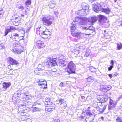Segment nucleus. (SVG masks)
I'll list each match as a JSON object with an SVG mask.
<instances>
[{
    "mask_svg": "<svg viewBox=\"0 0 122 122\" xmlns=\"http://www.w3.org/2000/svg\"><path fill=\"white\" fill-rule=\"evenodd\" d=\"M45 103L46 104H47L48 105H51L52 104V102L51 101H50L49 102H46Z\"/></svg>",
    "mask_w": 122,
    "mask_h": 122,
    "instance_id": "nucleus-55",
    "label": "nucleus"
},
{
    "mask_svg": "<svg viewBox=\"0 0 122 122\" xmlns=\"http://www.w3.org/2000/svg\"><path fill=\"white\" fill-rule=\"evenodd\" d=\"M51 71L53 72H55L56 71V70L55 68H54L53 69L51 70Z\"/></svg>",
    "mask_w": 122,
    "mask_h": 122,
    "instance_id": "nucleus-58",
    "label": "nucleus"
},
{
    "mask_svg": "<svg viewBox=\"0 0 122 122\" xmlns=\"http://www.w3.org/2000/svg\"><path fill=\"white\" fill-rule=\"evenodd\" d=\"M52 122H60V120L58 119H54Z\"/></svg>",
    "mask_w": 122,
    "mask_h": 122,
    "instance_id": "nucleus-50",
    "label": "nucleus"
},
{
    "mask_svg": "<svg viewBox=\"0 0 122 122\" xmlns=\"http://www.w3.org/2000/svg\"><path fill=\"white\" fill-rule=\"evenodd\" d=\"M103 88L104 89L106 90L107 91L109 90L111 88V87L110 85H103Z\"/></svg>",
    "mask_w": 122,
    "mask_h": 122,
    "instance_id": "nucleus-25",
    "label": "nucleus"
},
{
    "mask_svg": "<svg viewBox=\"0 0 122 122\" xmlns=\"http://www.w3.org/2000/svg\"><path fill=\"white\" fill-rule=\"evenodd\" d=\"M92 69L93 70L91 71L92 72H95L96 71V69L95 68H94L93 67H92Z\"/></svg>",
    "mask_w": 122,
    "mask_h": 122,
    "instance_id": "nucleus-56",
    "label": "nucleus"
},
{
    "mask_svg": "<svg viewBox=\"0 0 122 122\" xmlns=\"http://www.w3.org/2000/svg\"><path fill=\"white\" fill-rule=\"evenodd\" d=\"M5 48L4 44L3 43H1L0 44V49H4Z\"/></svg>",
    "mask_w": 122,
    "mask_h": 122,
    "instance_id": "nucleus-42",
    "label": "nucleus"
},
{
    "mask_svg": "<svg viewBox=\"0 0 122 122\" xmlns=\"http://www.w3.org/2000/svg\"><path fill=\"white\" fill-rule=\"evenodd\" d=\"M19 9H23V7L22 6H20L19 8Z\"/></svg>",
    "mask_w": 122,
    "mask_h": 122,
    "instance_id": "nucleus-62",
    "label": "nucleus"
},
{
    "mask_svg": "<svg viewBox=\"0 0 122 122\" xmlns=\"http://www.w3.org/2000/svg\"><path fill=\"white\" fill-rule=\"evenodd\" d=\"M41 109L39 107H36L35 106L32 107V112L39 111Z\"/></svg>",
    "mask_w": 122,
    "mask_h": 122,
    "instance_id": "nucleus-22",
    "label": "nucleus"
},
{
    "mask_svg": "<svg viewBox=\"0 0 122 122\" xmlns=\"http://www.w3.org/2000/svg\"><path fill=\"white\" fill-rule=\"evenodd\" d=\"M36 43L37 47L39 49H41L45 47V45L43 42L41 41H38L36 42Z\"/></svg>",
    "mask_w": 122,
    "mask_h": 122,
    "instance_id": "nucleus-13",
    "label": "nucleus"
},
{
    "mask_svg": "<svg viewBox=\"0 0 122 122\" xmlns=\"http://www.w3.org/2000/svg\"><path fill=\"white\" fill-rule=\"evenodd\" d=\"M10 36L12 40L17 41H19L21 39V37L17 33H13L10 35Z\"/></svg>",
    "mask_w": 122,
    "mask_h": 122,
    "instance_id": "nucleus-6",
    "label": "nucleus"
},
{
    "mask_svg": "<svg viewBox=\"0 0 122 122\" xmlns=\"http://www.w3.org/2000/svg\"><path fill=\"white\" fill-rule=\"evenodd\" d=\"M85 117L84 116H81L80 117V118H81L82 119H84L85 118Z\"/></svg>",
    "mask_w": 122,
    "mask_h": 122,
    "instance_id": "nucleus-63",
    "label": "nucleus"
},
{
    "mask_svg": "<svg viewBox=\"0 0 122 122\" xmlns=\"http://www.w3.org/2000/svg\"><path fill=\"white\" fill-rule=\"evenodd\" d=\"M89 1H90L91 2H92L96 1V0H89Z\"/></svg>",
    "mask_w": 122,
    "mask_h": 122,
    "instance_id": "nucleus-64",
    "label": "nucleus"
},
{
    "mask_svg": "<svg viewBox=\"0 0 122 122\" xmlns=\"http://www.w3.org/2000/svg\"><path fill=\"white\" fill-rule=\"evenodd\" d=\"M101 98L100 97V96H98L97 97V99L100 102H96V104L97 103V105H98V104L101 103H100V100Z\"/></svg>",
    "mask_w": 122,
    "mask_h": 122,
    "instance_id": "nucleus-39",
    "label": "nucleus"
},
{
    "mask_svg": "<svg viewBox=\"0 0 122 122\" xmlns=\"http://www.w3.org/2000/svg\"><path fill=\"white\" fill-rule=\"evenodd\" d=\"M31 3V1L30 0H29L26 2H25V4L26 5H30V4Z\"/></svg>",
    "mask_w": 122,
    "mask_h": 122,
    "instance_id": "nucleus-48",
    "label": "nucleus"
},
{
    "mask_svg": "<svg viewBox=\"0 0 122 122\" xmlns=\"http://www.w3.org/2000/svg\"><path fill=\"white\" fill-rule=\"evenodd\" d=\"M72 24L73 25L71 27V32H74V31L76 30L77 27L76 23H75V22H72Z\"/></svg>",
    "mask_w": 122,
    "mask_h": 122,
    "instance_id": "nucleus-18",
    "label": "nucleus"
},
{
    "mask_svg": "<svg viewBox=\"0 0 122 122\" xmlns=\"http://www.w3.org/2000/svg\"><path fill=\"white\" fill-rule=\"evenodd\" d=\"M12 51L15 53H17V54L18 50L16 49L15 48L13 49Z\"/></svg>",
    "mask_w": 122,
    "mask_h": 122,
    "instance_id": "nucleus-46",
    "label": "nucleus"
},
{
    "mask_svg": "<svg viewBox=\"0 0 122 122\" xmlns=\"http://www.w3.org/2000/svg\"><path fill=\"white\" fill-rule=\"evenodd\" d=\"M66 64V62L64 60H62L61 61H60V65L62 67L65 66Z\"/></svg>",
    "mask_w": 122,
    "mask_h": 122,
    "instance_id": "nucleus-26",
    "label": "nucleus"
},
{
    "mask_svg": "<svg viewBox=\"0 0 122 122\" xmlns=\"http://www.w3.org/2000/svg\"><path fill=\"white\" fill-rule=\"evenodd\" d=\"M5 32L4 33V36H6L8 34V33L10 32V30L9 28L7 29L5 28Z\"/></svg>",
    "mask_w": 122,
    "mask_h": 122,
    "instance_id": "nucleus-34",
    "label": "nucleus"
},
{
    "mask_svg": "<svg viewBox=\"0 0 122 122\" xmlns=\"http://www.w3.org/2000/svg\"><path fill=\"white\" fill-rule=\"evenodd\" d=\"M45 100L46 102H47L50 101H51L49 97L46 98L45 99Z\"/></svg>",
    "mask_w": 122,
    "mask_h": 122,
    "instance_id": "nucleus-45",
    "label": "nucleus"
},
{
    "mask_svg": "<svg viewBox=\"0 0 122 122\" xmlns=\"http://www.w3.org/2000/svg\"><path fill=\"white\" fill-rule=\"evenodd\" d=\"M97 20V18L95 17H91L89 18L85 17H82L81 24L92 25L93 23L95 22Z\"/></svg>",
    "mask_w": 122,
    "mask_h": 122,
    "instance_id": "nucleus-1",
    "label": "nucleus"
},
{
    "mask_svg": "<svg viewBox=\"0 0 122 122\" xmlns=\"http://www.w3.org/2000/svg\"><path fill=\"white\" fill-rule=\"evenodd\" d=\"M49 60H48V66L49 67H51L52 66H54L57 65V63L56 62V58H51L50 59H49Z\"/></svg>",
    "mask_w": 122,
    "mask_h": 122,
    "instance_id": "nucleus-7",
    "label": "nucleus"
},
{
    "mask_svg": "<svg viewBox=\"0 0 122 122\" xmlns=\"http://www.w3.org/2000/svg\"><path fill=\"white\" fill-rule=\"evenodd\" d=\"M14 20H15L14 19H11V21L13 22V24L15 26L18 25L20 23V21L19 20H17V21H14Z\"/></svg>",
    "mask_w": 122,
    "mask_h": 122,
    "instance_id": "nucleus-24",
    "label": "nucleus"
},
{
    "mask_svg": "<svg viewBox=\"0 0 122 122\" xmlns=\"http://www.w3.org/2000/svg\"><path fill=\"white\" fill-rule=\"evenodd\" d=\"M25 97V98H26V100H27H27H28V99H29V97L27 96H26V97Z\"/></svg>",
    "mask_w": 122,
    "mask_h": 122,
    "instance_id": "nucleus-61",
    "label": "nucleus"
},
{
    "mask_svg": "<svg viewBox=\"0 0 122 122\" xmlns=\"http://www.w3.org/2000/svg\"><path fill=\"white\" fill-rule=\"evenodd\" d=\"M67 106V105L66 103H64L62 104L61 105V107L63 109H65Z\"/></svg>",
    "mask_w": 122,
    "mask_h": 122,
    "instance_id": "nucleus-36",
    "label": "nucleus"
},
{
    "mask_svg": "<svg viewBox=\"0 0 122 122\" xmlns=\"http://www.w3.org/2000/svg\"><path fill=\"white\" fill-rule=\"evenodd\" d=\"M10 30V32H12L13 30H15V28L14 27L12 26H10L9 28Z\"/></svg>",
    "mask_w": 122,
    "mask_h": 122,
    "instance_id": "nucleus-43",
    "label": "nucleus"
},
{
    "mask_svg": "<svg viewBox=\"0 0 122 122\" xmlns=\"http://www.w3.org/2000/svg\"><path fill=\"white\" fill-rule=\"evenodd\" d=\"M4 12L3 9H0V18L1 17V15H3Z\"/></svg>",
    "mask_w": 122,
    "mask_h": 122,
    "instance_id": "nucleus-40",
    "label": "nucleus"
},
{
    "mask_svg": "<svg viewBox=\"0 0 122 122\" xmlns=\"http://www.w3.org/2000/svg\"><path fill=\"white\" fill-rule=\"evenodd\" d=\"M89 77H91L90 78L91 79V80H93L94 79V77L93 76H90Z\"/></svg>",
    "mask_w": 122,
    "mask_h": 122,
    "instance_id": "nucleus-60",
    "label": "nucleus"
},
{
    "mask_svg": "<svg viewBox=\"0 0 122 122\" xmlns=\"http://www.w3.org/2000/svg\"><path fill=\"white\" fill-rule=\"evenodd\" d=\"M71 33L73 37L77 38V39H76V40L80 39L81 37V33L75 32H71Z\"/></svg>",
    "mask_w": 122,
    "mask_h": 122,
    "instance_id": "nucleus-14",
    "label": "nucleus"
},
{
    "mask_svg": "<svg viewBox=\"0 0 122 122\" xmlns=\"http://www.w3.org/2000/svg\"><path fill=\"white\" fill-rule=\"evenodd\" d=\"M12 17L13 19H14L15 20H14V21H17V20H19V18L18 17V16L16 15V14H15L14 15H13Z\"/></svg>",
    "mask_w": 122,
    "mask_h": 122,
    "instance_id": "nucleus-28",
    "label": "nucleus"
},
{
    "mask_svg": "<svg viewBox=\"0 0 122 122\" xmlns=\"http://www.w3.org/2000/svg\"><path fill=\"white\" fill-rule=\"evenodd\" d=\"M58 14L59 13H58V12L57 11H56L54 12V14L56 16H57Z\"/></svg>",
    "mask_w": 122,
    "mask_h": 122,
    "instance_id": "nucleus-54",
    "label": "nucleus"
},
{
    "mask_svg": "<svg viewBox=\"0 0 122 122\" xmlns=\"http://www.w3.org/2000/svg\"><path fill=\"white\" fill-rule=\"evenodd\" d=\"M23 51L21 50H18L17 54H19L23 52Z\"/></svg>",
    "mask_w": 122,
    "mask_h": 122,
    "instance_id": "nucleus-51",
    "label": "nucleus"
},
{
    "mask_svg": "<svg viewBox=\"0 0 122 122\" xmlns=\"http://www.w3.org/2000/svg\"><path fill=\"white\" fill-rule=\"evenodd\" d=\"M20 43L19 42H17L14 43L13 44V46L14 47H19L20 46Z\"/></svg>",
    "mask_w": 122,
    "mask_h": 122,
    "instance_id": "nucleus-33",
    "label": "nucleus"
},
{
    "mask_svg": "<svg viewBox=\"0 0 122 122\" xmlns=\"http://www.w3.org/2000/svg\"><path fill=\"white\" fill-rule=\"evenodd\" d=\"M108 99V98L107 97H106L105 98L104 97V98H102L100 100V102L101 103H103L104 102L106 101Z\"/></svg>",
    "mask_w": 122,
    "mask_h": 122,
    "instance_id": "nucleus-30",
    "label": "nucleus"
},
{
    "mask_svg": "<svg viewBox=\"0 0 122 122\" xmlns=\"http://www.w3.org/2000/svg\"><path fill=\"white\" fill-rule=\"evenodd\" d=\"M82 17H76L74 18V20L75 21L74 22H75V23H76V22H77V23H79L81 24L82 22Z\"/></svg>",
    "mask_w": 122,
    "mask_h": 122,
    "instance_id": "nucleus-17",
    "label": "nucleus"
},
{
    "mask_svg": "<svg viewBox=\"0 0 122 122\" xmlns=\"http://www.w3.org/2000/svg\"><path fill=\"white\" fill-rule=\"evenodd\" d=\"M7 60L12 65H17L18 64V61H17L12 58L11 57H8Z\"/></svg>",
    "mask_w": 122,
    "mask_h": 122,
    "instance_id": "nucleus-12",
    "label": "nucleus"
},
{
    "mask_svg": "<svg viewBox=\"0 0 122 122\" xmlns=\"http://www.w3.org/2000/svg\"><path fill=\"white\" fill-rule=\"evenodd\" d=\"M44 66L42 64H39L37 67V68L34 71V72L36 74L40 73L38 74L39 75L42 74V73H44L45 71Z\"/></svg>",
    "mask_w": 122,
    "mask_h": 122,
    "instance_id": "nucleus-5",
    "label": "nucleus"
},
{
    "mask_svg": "<svg viewBox=\"0 0 122 122\" xmlns=\"http://www.w3.org/2000/svg\"><path fill=\"white\" fill-rule=\"evenodd\" d=\"M59 85L61 87H63L65 86V84L63 82H62L60 83Z\"/></svg>",
    "mask_w": 122,
    "mask_h": 122,
    "instance_id": "nucleus-47",
    "label": "nucleus"
},
{
    "mask_svg": "<svg viewBox=\"0 0 122 122\" xmlns=\"http://www.w3.org/2000/svg\"><path fill=\"white\" fill-rule=\"evenodd\" d=\"M40 105V103H38L37 102H34L33 104L32 107L35 106L36 107H38V106H39Z\"/></svg>",
    "mask_w": 122,
    "mask_h": 122,
    "instance_id": "nucleus-37",
    "label": "nucleus"
},
{
    "mask_svg": "<svg viewBox=\"0 0 122 122\" xmlns=\"http://www.w3.org/2000/svg\"><path fill=\"white\" fill-rule=\"evenodd\" d=\"M85 47L84 46H81L79 47V49L81 51H83L84 50Z\"/></svg>",
    "mask_w": 122,
    "mask_h": 122,
    "instance_id": "nucleus-44",
    "label": "nucleus"
},
{
    "mask_svg": "<svg viewBox=\"0 0 122 122\" xmlns=\"http://www.w3.org/2000/svg\"><path fill=\"white\" fill-rule=\"evenodd\" d=\"M42 20L44 25L47 26H49L52 23L53 18L51 16H47L43 17Z\"/></svg>",
    "mask_w": 122,
    "mask_h": 122,
    "instance_id": "nucleus-3",
    "label": "nucleus"
},
{
    "mask_svg": "<svg viewBox=\"0 0 122 122\" xmlns=\"http://www.w3.org/2000/svg\"><path fill=\"white\" fill-rule=\"evenodd\" d=\"M10 85L11 84L10 83L4 82L3 84V86L4 88L6 89L10 86Z\"/></svg>",
    "mask_w": 122,
    "mask_h": 122,
    "instance_id": "nucleus-21",
    "label": "nucleus"
},
{
    "mask_svg": "<svg viewBox=\"0 0 122 122\" xmlns=\"http://www.w3.org/2000/svg\"><path fill=\"white\" fill-rule=\"evenodd\" d=\"M55 4L54 3H50L49 5V7L51 9H53L55 6Z\"/></svg>",
    "mask_w": 122,
    "mask_h": 122,
    "instance_id": "nucleus-29",
    "label": "nucleus"
},
{
    "mask_svg": "<svg viewBox=\"0 0 122 122\" xmlns=\"http://www.w3.org/2000/svg\"><path fill=\"white\" fill-rule=\"evenodd\" d=\"M65 100L64 99H61L59 100V104H60L61 105L64 103H65Z\"/></svg>",
    "mask_w": 122,
    "mask_h": 122,
    "instance_id": "nucleus-38",
    "label": "nucleus"
},
{
    "mask_svg": "<svg viewBox=\"0 0 122 122\" xmlns=\"http://www.w3.org/2000/svg\"><path fill=\"white\" fill-rule=\"evenodd\" d=\"M90 118H86L85 119V120L86 122H92V120L90 121Z\"/></svg>",
    "mask_w": 122,
    "mask_h": 122,
    "instance_id": "nucleus-49",
    "label": "nucleus"
},
{
    "mask_svg": "<svg viewBox=\"0 0 122 122\" xmlns=\"http://www.w3.org/2000/svg\"><path fill=\"white\" fill-rule=\"evenodd\" d=\"M93 10L96 12L101 11L102 8H101V5L99 3H96L94 4L93 6Z\"/></svg>",
    "mask_w": 122,
    "mask_h": 122,
    "instance_id": "nucleus-8",
    "label": "nucleus"
},
{
    "mask_svg": "<svg viewBox=\"0 0 122 122\" xmlns=\"http://www.w3.org/2000/svg\"><path fill=\"white\" fill-rule=\"evenodd\" d=\"M91 78V77H89L87 79V81H88L90 82L92 81V80H91L90 78Z\"/></svg>",
    "mask_w": 122,
    "mask_h": 122,
    "instance_id": "nucleus-53",
    "label": "nucleus"
},
{
    "mask_svg": "<svg viewBox=\"0 0 122 122\" xmlns=\"http://www.w3.org/2000/svg\"><path fill=\"white\" fill-rule=\"evenodd\" d=\"M115 102L113 100L110 99V101L108 109L110 110L111 109H113L115 108Z\"/></svg>",
    "mask_w": 122,
    "mask_h": 122,
    "instance_id": "nucleus-11",
    "label": "nucleus"
},
{
    "mask_svg": "<svg viewBox=\"0 0 122 122\" xmlns=\"http://www.w3.org/2000/svg\"><path fill=\"white\" fill-rule=\"evenodd\" d=\"M43 83H38L39 85L40 86V87L41 88H47V85L46 81H44Z\"/></svg>",
    "mask_w": 122,
    "mask_h": 122,
    "instance_id": "nucleus-19",
    "label": "nucleus"
},
{
    "mask_svg": "<svg viewBox=\"0 0 122 122\" xmlns=\"http://www.w3.org/2000/svg\"><path fill=\"white\" fill-rule=\"evenodd\" d=\"M83 29L86 30L89 33L88 35L91 34L94 31V28L92 26H90L89 27H85L82 28Z\"/></svg>",
    "mask_w": 122,
    "mask_h": 122,
    "instance_id": "nucleus-10",
    "label": "nucleus"
},
{
    "mask_svg": "<svg viewBox=\"0 0 122 122\" xmlns=\"http://www.w3.org/2000/svg\"><path fill=\"white\" fill-rule=\"evenodd\" d=\"M117 122H122V116H120L117 118L116 119Z\"/></svg>",
    "mask_w": 122,
    "mask_h": 122,
    "instance_id": "nucleus-32",
    "label": "nucleus"
},
{
    "mask_svg": "<svg viewBox=\"0 0 122 122\" xmlns=\"http://www.w3.org/2000/svg\"><path fill=\"white\" fill-rule=\"evenodd\" d=\"M111 62L110 63L111 65L110 66V67L108 68V70L109 71H110L113 68L114 62L113 60H111Z\"/></svg>",
    "mask_w": 122,
    "mask_h": 122,
    "instance_id": "nucleus-27",
    "label": "nucleus"
},
{
    "mask_svg": "<svg viewBox=\"0 0 122 122\" xmlns=\"http://www.w3.org/2000/svg\"><path fill=\"white\" fill-rule=\"evenodd\" d=\"M102 109L103 110V112H104V111L105 109L106 108V106L104 105V106H103V105H102Z\"/></svg>",
    "mask_w": 122,
    "mask_h": 122,
    "instance_id": "nucleus-52",
    "label": "nucleus"
},
{
    "mask_svg": "<svg viewBox=\"0 0 122 122\" xmlns=\"http://www.w3.org/2000/svg\"><path fill=\"white\" fill-rule=\"evenodd\" d=\"M86 114L87 115H92V114L90 112L88 111L86 112Z\"/></svg>",
    "mask_w": 122,
    "mask_h": 122,
    "instance_id": "nucleus-57",
    "label": "nucleus"
},
{
    "mask_svg": "<svg viewBox=\"0 0 122 122\" xmlns=\"http://www.w3.org/2000/svg\"><path fill=\"white\" fill-rule=\"evenodd\" d=\"M76 69L75 65L72 61H71L67 65V72L69 74L75 73Z\"/></svg>",
    "mask_w": 122,
    "mask_h": 122,
    "instance_id": "nucleus-4",
    "label": "nucleus"
},
{
    "mask_svg": "<svg viewBox=\"0 0 122 122\" xmlns=\"http://www.w3.org/2000/svg\"><path fill=\"white\" fill-rule=\"evenodd\" d=\"M117 49L118 50H119L122 48V44L120 43L117 44Z\"/></svg>",
    "mask_w": 122,
    "mask_h": 122,
    "instance_id": "nucleus-31",
    "label": "nucleus"
},
{
    "mask_svg": "<svg viewBox=\"0 0 122 122\" xmlns=\"http://www.w3.org/2000/svg\"><path fill=\"white\" fill-rule=\"evenodd\" d=\"M39 32V34L41 35L43 38H47L50 36L51 32L49 31L44 26L40 27Z\"/></svg>",
    "mask_w": 122,
    "mask_h": 122,
    "instance_id": "nucleus-2",
    "label": "nucleus"
},
{
    "mask_svg": "<svg viewBox=\"0 0 122 122\" xmlns=\"http://www.w3.org/2000/svg\"><path fill=\"white\" fill-rule=\"evenodd\" d=\"M102 11L105 13L106 14H109L110 12V10L109 8H102L101 10Z\"/></svg>",
    "mask_w": 122,
    "mask_h": 122,
    "instance_id": "nucleus-23",
    "label": "nucleus"
},
{
    "mask_svg": "<svg viewBox=\"0 0 122 122\" xmlns=\"http://www.w3.org/2000/svg\"><path fill=\"white\" fill-rule=\"evenodd\" d=\"M80 52L79 50L78 49V48L75 50L74 51V53L75 54H79Z\"/></svg>",
    "mask_w": 122,
    "mask_h": 122,
    "instance_id": "nucleus-41",
    "label": "nucleus"
},
{
    "mask_svg": "<svg viewBox=\"0 0 122 122\" xmlns=\"http://www.w3.org/2000/svg\"><path fill=\"white\" fill-rule=\"evenodd\" d=\"M54 107H52L51 106L50 107L48 108H46V109H47V110L48 112H49L51 111H52L54 109Z\"/></svg>",
    "mask_w": 122,
    "mask_h": 122,
    "instance_id": "nucleus-35",
    "label": "nucleus"
},
{
    "mask_svg": "<svg viewBox=\"0 0 122 122\" xmlns=\"http://www.w3.org/2000/svg\"><path fill=\"white\" fill-rule=\"evenodd\" d=\"M81 6L82 9L86 11L89 8V5L87 3H82L81 4Z\"/></svg>",
    "mask_w": 122,
    "mask_h": 122,
    "instance_id": "nucleus-16",
    "label": "nucleus"
},
{
    "mask_svg": "<svg viewBox=\"0 0 122 122\" xmlns=\"http://www.w3.org/2000/svg\"><path fill=\"white\" fill-rule=\"evenodd\" d=\"M99 21L100 24L103 25L104 22V20L107 19V18L104 15H100L98 16Z\"/></svg>",
    "mask_w": 122,
    "mask_h": 122,
    "instance_id": "nucleus-9",
    "label": "nucleus"
},
{
    "mask_svg": "<svg viewBox=\"0 0 122 122\" xmlns=\"http://www.w3.org/2000/svg\"><path fill=\"white\" fill-rule=\"evenodd\" d=\"M109 77L110 78H111L112 77V74H109L108 75Z\"/></svg>",
    "mask_w": 122,
    "mask_h": 122,
    "instance_id": "nucleus-59",
    "label": "nucleus"
},
{
    "mask_svg": "<svg viewBox=\"0 0 122 122\" xmlns=\"http://www.w3.org/2000/svg\"><path fill=\"white\" fill-rule=\"evenodd\" d=\"M77 14L80 16L85 15H86V11L82 9L78 11Z\"/></svg>",
    "mask_w": 122,
    "mask_h": 122,
    "instance_id": "nucleus-15",
    "label": "nucleus"
},
{
    "mask_svg": "<svg viewBox=\"0 0 122 122\" xmlns=\"http://www.w3.org/2000/svg\"><path fill=\"white\" fill-rule=\"evenodd\" d=\"M101 104L96 107V109L98 111H99L100 113H103V110L102 109V105Z\"/></svg>",
    "mask_w": 122,
    "mask_h": 122,
    "instance_id": "nucleus-20",
    "label": "nucleus"
}]
</instances>
